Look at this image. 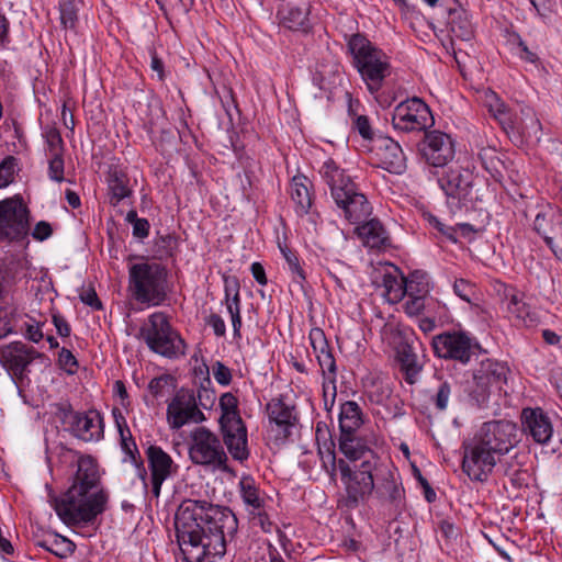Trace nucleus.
<instances>
[{
	"instance_id": "6e6d98bb",
	"label": "nucleus",
	"mask_w": 562,
	"mask_h": 562,
	"mask_svg": "<svg viewBox=\"0 0 562 562\" xmlns=\"http://www.w3.org/2000/svg\"><path fill=\"white\" fill-rule=\"evenodd\" d=\"M120 441L121 448L125 454L135 461V454H138V449L130 429L120 432Z\"/></svg>"
},
{
	"instance_id": "4468645a",
	"label": "nucleus",
	"mask_w": 562,
	"mask_h": 562,
	"mask_svg": "<svg viewBox=\"0 0 562 562\" xmlns=\"http://www.w3.org/2000/svg\"><path fill=\"white\" fill-rule=\"evenodd\" d=\"M474 178L471 169L456 164L442 170L438 184L450 204L461 206L472 200Z\"/></svg>"
},
{
	"instance_id": "a211bd4d",
	"label": "nucleus",
	"mask_w": 562,
	"mask_h": 562,
	"mask_svg": "<svg viewBox=\"0 0 562 562\" xmlns=\"http://www.w3.org/2000/svg\"><path fill=\"white\" fill-rule=\"evenodd\" d=\"M454 143L452 138L439 131L425 134L422 155L428 165L446 168L454 157Z\"/></svg>"
},
{
	"instance_id": "20e7f679",
	"label": "nucleus",
	"mask_w": 562,
	"mask_h": 562,
	"mask_svg": "<svg viewBox=\"0 0 562 562\" xmlns=\"http://www.w3.org/2000/svg\"><path fill=\"white\" fill-rule=\"evenodd\" d=\"M319 173L329 187L335 203L344 211L345 217L350 223H359L371 214V206L366 195L333 159L323 164Z\"/></svg>"
},
{
	"instance_id": "774afa93",
	"label": "nucleus",
	"mask_w": 562,
	"mask_h": 562,
	"mask_svg": "<svg viewBox=\"0 0 562 562\" xmlns=\"http://www.w3.org/2000/svg\"><path fill=\"white\" fill-rule=\"evenodd\" d=\"M425 220L428 222L430 226L436 228L438 232H440L442 235H446L448 237H452V233L454 232L453 228L446 226L443 223L439 221L438 217L430 213L424 214Z\"/></svg>"
},
{
	"instance_id": "8fccbe9b",
	"label": "nucleus",
	"mask_w": 562,
	"mask_h": 562,
	"mask_svg": "<svg viewBox=\"0 0 562 562\" xmlns=\"http://www.w3.org/2000/svg\"><path fill=\"white\" fill-rule=\"evenodd\" d=\"M77 10L71 1L60 4V22L65 29H74L77 22Z\"/></svg>"
},
{
	"instance_id": "393cba45",
	"label": "nucleus",
	"mask_w": 562,
	"mask_h": 562,
	"mask_svg": "<svg viewBox=\"0 0 562 562\" xmlns=\"http://www.w3.org/2000/svg\"><path fill=\"white\" fill-rule=\"evenodd\" d=\"M533 231L543 237L553 251L557 240L562 238V212L559 210L539 212L533 221Z\"/></svg>"
},
{
	"instance_id": "2f4dec72",
	"label": "nucleus",
	"mask_w": 562,
	"mask_h": 562,
	"mask_svg": "<svg viewBox=\"0 0 562 562\" xmlns=\"http://www.w3.org/2000/svg\"><path fill=\"white\" fill-rule=\"evenodd\" d=\"M225 303L227 312L231 315L234 336L240 337V295L239 282L236 278L225 279Z\"/></svg>"
},
{
	"instance_id": "c85d7f7f",
	"label": "nucleus",
	"mask_w": 562,
	"mask_h": 562,
	"mask_svg": "<svg viewBox=\"0 0 562 562\" xmlns=\"http://www.w3.org/2000/svg\"><path fill=\"white\" fill-rule=\"evenodd\" d=\"M339 450L351 462L357 464L358 461H369L371 464L378 463V457L374 451L366 443V441L355 436V434L340 435Z\"/></svg>"
},
{
	"instance_id": "603ef678",
	"label": "nucleus",
	"mask_w": 562,
	"mask_h": 562,
	"mask_svg": "<svg viewBox=\"0 0 562 562\" xmlns=\"http://www.w3.org/2000/svg\"><path fill=\"white\" fill-rule=\"evenodd\" d=\"M157 254L161 259L164 257H170L177 247V239L171 235L161 236L156 240Z\"/></svg>"
},
{
	"instance_id": "37998d69",
	"label": "nucleus",
	"mask_w": 562,
	"mask_h": 562,
	"mask_svg": "<svg viewBox=\"0 0 562 562\" xmlns=\"http://www.w3.org/2000/svg\"><path fill=\"white\" fill-rule=\"evenodd\" d=\"M169 387H175V378L170 374H161L150 380L148 391L154 397H161Z\"/></svg>"
},
{
	"instance_id": "4be33fe9",
	"label": "nucleus",
	"mask_w": 562,
	"mask_h": 562,
	"mask_svg": "<svg viewBox=\"0 0 562 562\" xmlns=\"http://www.w3.org/2000/svg\"><path fill=\"white\" fill-rule=\"evenodd\" d=\"M148 467L150 470L151 494L158 498L162 483L177 469L171 457L158 446H149L147 451Z\"/></svg>"
},
{
	"instance_id": "9b49d317",
	"label": "nucleus",
	"mask_w": 562,
	"mask_h": 562,
	"mask_svg": "<svg viewBox=\"0 0 562 562\" xmlns=\"http://www.w3.org/2000/svg\"><path fill=\"white\" fill-rule=\"evenodd\" d=\"M30 232V211L20 199L0 201V243H20Z\"/></svg>"
},
{
	"instance_id": "9d476101",
	"label": "nucleus",
	"mask_w": 562,
	"mask_h": 562,
	"mask_svg": "<svg viewBox=\"0 0 562 562\" xmlns=\"http://www.w3.org/2000/svg\"><path fill=\"white\" fill-rule=\"evenodd\" d=\"M189 458L198 465L227 470L228 458L220 438L204 426L198 427L191 434Z\"/></svg>"
},
{
	"instance_id": "f704fd0d",
	"label": "nucleus",
	"mask_w": 562,
	"mask_h": 562,
	"mask_svg": "<svg viewBox=\"0 0 562 562\" xmlns=\"http://www.w3.org/2000/svg\"><path fill=\"white\" fill-rule=\"evenodd\" d=\"M405 280L406 278L396 268L393 271L383 273V294L389 302L397 303L406 295L407 286L405 285Z\"/></svg>"
},
{
	"instance_id": "7c9ffc66",
	"label": "nucleus",
	"mask_w": 562,
	"mask_h": 562,
	"mask_svg": "<svg viewBox=\"0 0 562 562\" xmlns=\"http://www.w3.org/2000/svg\"><path fill=\"white\" fill-rule=\"evenodd\" d=\"M108 195L111 205L116 206L121 201L131 196L130 178L117 168H110L106 177Z\"/></svg>"
},
{
	"instance_id": "6e6552de",
	"label": "nucleus",
	"mask_w": 562,
	"mask_h": 562,
	"mask_svg": "<svg viewBox=\"0 0 562 562\" xmlns=\"http://www.w3.org/2000/svg\"><path fill=\"white\" fill-rule=\"evenodd\" d=\"M378 468V463L371 464L369 461H362L360 464H353V467L342 459L338 461V469L346 492L345 505L347 507H357L361 501L372 493L375 486L373 472L376 473Z\"/></svg>"
},
{
	"instance_id": "bf43d9fd",
	"label": "nucleus",
	"mask_w": 562,
	"mask_h": 562,
	"mask_svg": "<svg viewBox=\"0 0 562 562\" xmlns=\"http://www.w3.org/2000/svg\"><path fill=\"white\" fill-rule=\"evenodd\" d=\"M453 290L454 293L465 302H470L471 297L474 294L473 285L464 279L456 280L453 284Z\"/></svg>"
},
{
	"instance_id": "a878e982",
	"label": "nucleus",
	"mask_w": 562,
	"mask_h": 562,
	"mask_svg": "<svg viewBox=\"0 0 562 562\" xmlns=\"http://www.w3.org/2000/svg\"><path fill=\"white\" fill-rule=\"evenodd\" d=\"M507 312L516 323L525 327H532L539 323V316L535 308L526 301L525 293L514 290L506 295Z\"/></svg>"
},
{
	"instance_id": "680f3d73",
	"label": "nucleus",
	"mask_w": 562,
	"mask_h": 562,
	"mask_svg": "<svg viewBox=\"0 0 562 562\" xmlns=\"http://www.w3.org/2000/svg\"><path fill=\"white\" fill-rule=\"evenodd\" d=\"M353 128L364 138L371 139L373 136V132L369 122V119L366 115H358L353 120Z\"/></svg>"
},
{
	"instance_id": "ddd939ff",
	"label": "nucleus",
	"mask_w": 562,
	"mask_h": 562,
	"mask_svg": "<svg viewBox=\"0 0 562 562\" xmlns=\"http://www.w3.org/2000/svg\"><path fill=\"white\" fill-rule=\"evenodd\" d=\"M46 361L45 355L22 341H13L0 347V363L16 384L27 380L29 367L35 361Z\"/></svg>"
},
{
	"instance_id": "79ce46f5",
	"label": "nucleus",
	"mask_w": 562,
	"mask_h": 562,
	"mask_svg": "<svg viewBox=\"0 0 562 562\" xmlns=\"http://www.w3.org/2000/svg\"><path fill=\"white\" fill-rule=\"evenodd\" d=\"M45 142L47 145V155L56 156L64 155V140L59 131L55 127H48L44 133Z\"/></svg>"
},
{
	"instance_id": "423d86ee",
	"label": "nucleus",
	"mask_w": 562,
	"mask_h": 562,
	"mask_svg": "<svg viewBox=\"0 0 562 562\" xmlns=\"http://www.w3.org/2000/svg\"><path fill=\"white\" fill-rule=\"evenodd\" d=\"M128 292L138 303L160 305L167 296V272L157 263H134L128 269Z\"/></svg>"
},
{
	"instance_id": "6ab92c4d",
	"label": "nucleus",
	"mask_w": 562,
	"mask_h": 562,
	"mask_svg": "<svg viewBox=\"0 0 562 562\" xmlns=\"http://www.w3.org/2000/svg\"><path fill=\"white\" fill-rule=\"evenodd\" d=\"M269 425L277 432V440L285 441L299 424L295 405L285 403L282 398H272L267 405Z\"/></svg>"
},
{
	"instance_id": "a18cd8bd",
	"label": "nucleus",
	"mask_w": 562,
	"mask_h": 562,
	"mask_svg": "<svg viewBox=\"0 0 562 562\" xmlns=\"http://www.w3.org/2000/svg\"><path fill=\"white\" fill-rule=\"evenodd\" d=\"M310 341L311 346L316 355V358L318 356L326 355L327 352L331 351L328 341L325 337V334L323 329L321 328H312L310 331Z\"/></svg>"
},
{
	"instance_id": "39448f33",
	"label": "nucleus",
	"mask_w": 562,
	"mask_h": 562,
	"mask_svg": "<svg viewBox=\"0 0 562 562\" xmlns=\"http://www.w3.org/2000/svg\"><path fill=\"white\" fill-rule=\"evenodd\" d=\"M347 48L352 64L366 82L370 92L381 89L384 79L391 74L387 55L375 46L364 34L346 36Z\"/></svg>"
},
{
	"instance_id": "473e14b6",
	"label": "nucleus",
	"mask_w": 562,
	"mask_h": 562,
	"mask_svg": "<svg viewBox=\"0 0 562 562\" xmlns=\"http://www.w3.org/2000/svg\"><path fill=\"white\" fill-rule=\"evenodd\" d=\"M311 181L303 175H296L292 178L290 184V195L295 204V212L299 215H305L312 207V195L310 192Z\"/></svg>"
},
{
	"instance_id": "0e129e2a",
	"label": "nucleus",
	"mask_w": 562,
	"mask_h": 562,
	"mask_svg": "<svg viewBox=\"0 0 562 562\" xmlns=\"http://www.w3.org/2000/svg\"><path fill=\"white\" fill-rule=\"evenodd\" d=\"M80 300L82 301V303L92 307L95 311L102 310V303L99 300L97 292L94 291L93 288H89L82 291L80 294Z\"/></svg>"
},
{
	"instance_id": "c9c22d12",
	"label": "nucleus",
	"mask_w": 562,
	"mask_h": 562,
	"mask_svg": "<svg viewBox=\"0 0 562 562\" xmlns=\"http://www.w3.org/2000/svg\"><path fill=\"white\" fill-rule=\"evenodd\" d=\"M448 25L450 32L462 41H469L473 36V25L469 14L463 9H453L449 11Z\"/></svg>"
},
{
	"instance_id": "e2e57ef3",
	"label": "nucleus",
	"mask_w": 562,
	"mask_h": 562,
	"mask_svg": "<svg viewBox=\"0 0 562 562\" xmlns=\"http://www.w3.org/2000/svg\"><path fill=\"white\" fill-rule=\"evenodd\" d=\"M59 364L69 373H74L78 367V362L70 350L63 348L58 357Z\"/></svg>"
},
{
	"instance_id": "69168bd1",
	"label": "nucleus",
	"mask_w": 562,
	"mask_h": 562,
	"mask_svg": "<svg viewBox=\"0 0 562 562\" xmlns=\"http://www.w3.org/2000/svg\"><path fill=\"white\" fill-rule=\"evenodd\" d=\"M53 234V228L48 222L41 221L36 223L33 228L32 236L34 239L38 241H43L49 238Z\"/></svg>"
},
{
	"instance_id": "3c124183",
	"label": "nucleus",
	"mask_w": 562,
	"mask_h": 562,
	"mask_svg": "<svg viewBox=\"0 0 562 562\" xmlns=\"http://www.w3.org/2000/svg\"><path fill=\"white\" fill-rule=\"evenodd\" d=\"M510 41L513 44H515L517 46L518 56L520 57V59L531 63V64L538 63V60H539L538 55L535 52H532L531 49H529L527 44L522 41V38L518 34H513Z\"/></svg>"
},
{
	"instance_id": "1a4fd4ad",
	"label": "nucleus",
	"mask_w": 562,
	"mask_h": 562,
	"mask_svg": "<svg viewBox=\"0 0 562 562\" xmlns=\"http://www.w3.org/2000/svg\"><path fill=\"white\" fill-rule=\"evenodd\" d=\"M482 102L490 115L499 123L506 133H533L537 135L542 131L541 123L531 109L521 110L522 114L529 116V122H520L517 114L493 90L483 91Z\"/></svg>"
},
{
	"instance_id": "052dcab7",
	"label": "nucleus",
	"mask_w": 562,
	"mask_h": 562,
	"mask_svg": "<svg viewBox=\"0 0 562 562\" xmlns=\"http://www.w3.org/2000/svg\"><path fill=\"white\" fill-rule=\"evenodd\" d=\"M205 323L213 329V333L215 336H217V337L225 336L226 326H225V322L221 315L212 313L205 318Z\"/></svg>"
},
{
	"instance_id": "338daca9",
	"label": "nucleus",
	"mask_w": 562,
	"mask_h": 562,
	"mask_svg": "<svg viewBox=\"0 0 562 562\" xmlns=\"http://www.w3.org/2000/svg\"><path fill=\"white\" fill-rule=\"evenodd\" d=\"M408 300L405 303V311L409 315H416L423 311L425 304V296L407 295Z\"/></svg>"
},
{
	"instance_id": "13d9d810",
	"label": "nucleus",
	"mask_w": 562,
	"mask_h": 562,
	"mask_svg": "<svg viewBox=\"0 0 562 562\" xmlns=\"http://www.w3.org/2000/svg\"><path fill=\"white\" fill-rule=\"evenodd\" d=\"M13 333V313L7 307H0V339Z\"/></svg>"
},
{
	"instance_id": "58836bf2",
	"label": "nucleus",
	"mask_w": 562,
	"mask_h": 562,
	"mask_svg": "<svg viewBox=\"0 0 562 562\" xmlns=\"http://www.w3.org/2000/svg\"><path fill=\"white\" fill-rule=\"evenodd\" d=\"M406 295L426 296L429 292V282L426 274L414 271L405 280Z\"/></svg>"
},
{
	"instance_id": "7ed1b4c3",
	"label": "nucleus",
	"mask_w": 562,
	"mask_h": 562,
	"mask_svg": "<svg viewBox=\"0 0 562 562\" xmlns=\"http://www.w3.org/2000/svg\"><path fill=\"white\" fill-rule=\"evenodd\" d=\"M99 473L97 464L89 456L80 457L71 486L60 497H55L53 506L58 517L68 526L93 522L106 507L108 495L97 490Z\"/></svg>"
},
{
	"instance_id": "412c9836",
	"label": "nucleus",
	"mask_w": 562,
	"mask_h": 562,
	"mask_svg": "<svg viewBox=\"0 0 562 562\" xmlns=\"http://www.w3.org/2000/svg\"><path fill=\"white\" fill-rule=\"evenodd\" d=\"M375 494L383 502L395 508H400L404 502V488L398 474L389 467H379Z\"/></svg>"
},
{
	"instance_id": "4c0bfd02",
	"label": "nucleus",
	"mask_w": 562,
	"mask_h": 562,
	"mask_svg": "<svg viewBox=\"0 0 562 562\" xmlns=\"http://www.w3.org/2000/svg\"><path fill=\"white\" fill-rule=\"evenodd\" d=\"M220 408L222 411L220 425L241 419L238 412V400L233 393L227 392L220 397Z\"/></svg>"
},
{
	"instance_id": "f03ea898",
	"label": "nucleus",
	"mask_w": 562,
	"mask_h": 562,
	"mask_svg": "<svg viewBox=\"0 0 562 562\" xmlns=\"http://www.w3.org/2000/svg\"><path fill=\"white\" fill-rule=\"evenodd\" d=\"M517 425L509 420H491L484 423L474 436L463 441L462 471L470 480L485 482L497 462L504 468V474L514 482L519 475L518 470H512L508 462L501 458L519 443Z\"/></svg>"
},
{
	"instance_id": "864d4df0",
	"label": "nucleus",
	"mask_w": 562,
	"mask_h": 562,
	"mask_svg": "<svg viewBox=\"0 0 562 562\" xmlns=\"http://www.w3.org/2000/svg\"><path fill=\"white\" fill-rule=\"evenodd\" d=\"M48 157L49 178L54 181L61 182L64 180V155Z\"/></svg>"
},
{
	"instance_id": "72a5a7b5",
	"label": "nucleus",
	"mask_w": 562,
	"mask_h": 562,
	"mask_svg": "<svg viewBox=\"0 0 562 562\" xmlns=\"http://www.w3.org/2000/svg\"><path fill=\"white\" fill-rule=\"evenodd\" d=\"M362 424L363 414L358 403L353 401L342 403L339 414L340 435L355 434Z\"/></svg>"
},
{
	"instance_id": "5fc2aeb1",
	"label": "nucleus",
	"mask_w": 562,
	"mask_h": 562,
	"mask_svg": "<svg viewBox=\"0 0 562 562\" xmlns=\"http://www.w3.org/2000/svg\"><path fill=\"white\" fill-rule=\"evenodd\" d=\"M167 8L162 7L166 13H170L173 16L186 15L191 5L192 0H166Z\"/></svg>"
},
{
	"instance_id": "09e8293b",
	"label": "nucleus",
	"mask_w": 562,
	"mask_h": 562,
	"mask_svg": "<svg viewBox=\"0 0 562 562\" xmlns=\"http://www.w3.org/2000/svg\"><path fill=\"white\" fill-rule=\"evenodd\" d=\"M450 395L451 384L447 381H442L439 384L435 395L431 397L435 407L440 412L446 411L448 407Z\"/></svg>"
},
{
	"instance_id": "c756f323",
	"label": "nucleus",
	"mask_w": 562,
	"mask_h": 562,
	"mask_svg": "<svg viewBox=\"0 0 562 562\" xmlns=\"http://www.w3.org/2000/svg\"><path fill=\"white\" fill-rule=\"evenodd\" d=\"M359 238L366 247L382 249L390 245V238L383 225L378 220H371L357 227Z\"/></svg>"
},
{
	"instance_id": "dca6fc26",
	"label": "nucleus",
	"mask_w": 562,
	"mask_h": 562,
	"mask_svg": "<svg viewBox=\"0 0 562 562\" xmlns=\"http://www.w3.org/2000/svg\"><path fill=\"white\" fill-rule=\"evenodd\" d=\"M431 346L438 358L468 363L476 347L463 331H445L432 337Z\"/></svg>"
},
{
	"instance_id": "49530a36",
	"label": "nucleus",
	"mask_w": 562,
	"mask_h": 562,
	"mask_svg": "<svg viewBox=\"0 0 562 562\" xmlns=\"http://www.w3.org/2000/svg\"><path fill=\"white\" fill-rule=\"evenodd\" d=\"M317 361L325 379L330 383H335L337 368L333 351L318 356Z\"/></svg>"
},
{
	"instance_id": "5701e85b",
	"label": "nucleus",
	"mask_w": 562,
	"mask_h": 562,
	"mask_svg": "<svg viewBox=\"0 0 562 562\" xmlns=\"http://www.w3.org/2000/svg\"><path fill=\"white\" fill-rule=\"evenodd\" d=\"M223 440L232 458L245 461L249 457L247 428L243 419L221 425Z\"/></svg>"
},
{
	"instance_id": "2eb2a0df",
	"label": "nucleus",
	"mask_w": 562,
	"mask_h": 562,
	"mask_svg": "<svg viewBox=\"0 0 562 562\" xmlns=\"http://www.w3.org/2000/svg\"><path fill=\"white\" fill-rule=\"evenodd\" d=\"M61 422L78 439L90 442L99 441L104 436L103 418L95 409L75 412L71 407L61 411Z\"/></svg>"
},
{
	"instance_id": "aec40b11",
	"label": "nucleus",
	"mask_w": 562,
	"mask_h": 562,
	"mask_svg": "<svg viewBox=\"0 0 562 562\" xmlns=\"http://www.w3.org/2000/svg\"><path fill=\"white\" fill-rule=\"evenodd\" d=\"M521 430L527 438L539 445H548L553 436L550 416L540 407H526L520 414Z\"/></svg>"
},
{
	"instance_id": "4d7b16f0",
	"label": "nucleus",
	"mask_w": 562,
	"mask_h": 562,
	"mask_svg": "<svg viewBox=\"0 0 562 562\" xmlns=\"http://www.w3.org/2000/svg\"><path fill=\"white\" fill-rule=\"evenodd\" d=\"M212 373L215 381L221 385H228L232 382L231 369L221 361H216L212 366Z\"/></svg>"
},
{
	"instance_id": "b1692460",
	"label": "nucleus",
	"mask_w": 562,
	"mask_h": 562,
	"mask_svg": "<svg viewBox=\"0 0 562 562\" xmlns=\"http://www.w3.org/2000/svg\"><path fill=\"white\" fill-rule=\"evenodd\" d=\"M415 340L417 338L413 337V335L400 336V340L395 346V359L408 384H414L417 375L423 370V364L418 362V357L414 351Z\"/></svg>"
},
{
	"instance_id": "ea45409f",
	"label": "nucleus",
	"mask_w": 562,
	"mask_h": 562,
	"mask_svg": "<svg viewBox=\"0 0 562 562\" xmlns=\"http://www.w3.org/2000/svg\"><path fill=\"white\" fill-rule=\"evenodd\" d=\"M468 395L470 405L481 408L488 402L491 389L481 384L479 380H473V385L469 389Z\"/></svg>"
},
{
	"instance_id": "bb28decb",
	"label": "nucleus",
	"mask_w": 562,
	"mask_h": 562,
	"mask_svg": "<svg viewBox=\"0 0 562 562\" xmlns=\"http://www.w3.org/2000/svg\"><path fill=\"white\" fill-rule=\"evenodd\" d=\"M379 166L391 173L401 175L406 168V159L402 147L392 138L381 140L376 149Z\"/></svg>"
},
{
	"instance_id": "0eeeda50",
	"label": "nucleus",
	"mask_w": 562,
	"mask_h": 562,
	"mask_svg": "<svg viewBox=\"0 0 562 562\" xmlns=\"http://www.w3.org/2000/svg\"><path fill=\"white\" fill-rule=\"evenodd\" d=\"M140 336L148 348L169 359L179 358L186 353V342L171 327L167 316L161 312L151 314L148 323L140 328Z\"/></svg>"
},
{
	"instance_id": "a19ab883",
	"label": "nucleus",
	"mask_w": 562,
	"mask_h": 562,
	"mask_svg": "<svg viewBox=\"0 0 562 562\" xmlns=\"http://www.w3.org/2000/svg\"><path fill=\"white\" fill-rule=\"evenodd\" d=\"M15 273V262L0 260V301L3 299L7 288L14 283Z\"/></svg>"
},
{
	"instance_id": "f257e3e1",
	"label": "nucleus",
	"mask_w": 562,
	"mask_h": 562,
	"mask_svg": "<svg viewBox=\"0 0 562 562\" xmlns=\"http://www.w3.org/2000/svg\"><path fill=\"white\" fill-rule=\"evenodd\" d=\"M175 528L186 562H216L226 553L238 520L228 507L187 499L176 513Z\"/></svg>"
},
{
	"instance_id": "de8ad7c7",
	"label": "nucleus",
	"mask_w": 562,
	"mask_h": 562,
	"mask_svg": "<svg viewBox=\"0 0 562 562\" xmlns=\"http://www.w3.org/2000/svg\"><path fill=\"white\" fill-rule=\"evenodd\" d=\"M282 252L292 273L293 281L302 288L303 282L305 281V274L302 267L300 266L297 257L291 250L282 249Z\"/></svg>"
},
{
	"instance_id": "c03bdc74",
	"label": "nucleus",
	"mask_w": 562,
	"mask_h": 562,
	"mask_svg": "<svg viewBox=\"0 0 562 562\" xmlns=\"http://www.w3.org/2000/svg\"><path fill=\"white\" fill-rule=\"evenodd\" d=\"M16 166L18 159L13 156H7L0 162V189L9 186L14 180Z\"/></svg>"
},
{
	"instance_id": "f3484780",
	"label": "nucleus",
	"mask_w": 562,
	"mask_h": 562,
	"mask_svg": "<svg viewBox=\"0 0 562 562\" xmlns=\"http://www.w3.org/2000/svg\"><path fill=\"white\" fill-rule=\"evenodd\" d=\"M205 419L199 409L193 391L180 389L168 404L167 420L172 429H180L188 423H201Z\"/></svg>"
},
{
	"instance_id": "f8f14e48",
	"label": "nucleus",
	"mask_w": 562,
	"mask_h": 562,
	"mask_svg": "<svg viewBox=\"0 0 562 562\" xmlns=\"http://www.w3.org/2000/svg\"><path fill=\"white\" fill-rule=\"evenodd\" d=\"M434 124L435 120L429 106L417 97L398 103L392 114L393 127L405 133L426 132Z\"/></svg>"
},
{
	"instance_id": "cd10ccee",
	"label": "nucleus",
	"mask_w": 562,
	"mask_h": 562,
	"mask_svg": "<svg viewBox=\"0 0 562 562\" xmlns=\"http://www.w3.org/2000/svg\"><path fill=\"white\" fill-rule=\"evenodd\" d=\"M509 368L498 361L485 359L481 361L480 367L473 373V380H479L488 389L502 391L503 385L507 383Z\"/></svg>"
},
{
	"instance_id": "e433bc0d",
	"label": "nucleus",
	"mask_w": 562,
	"mask_h": 562,
	"mask_svg": "<svg viewBox=\"0 0 562 562\" xmlns=\"http://www.w3.org/2000/svg\"><path fill=\"white\" fill-rule=\"evenodd\" d=\"M239 487L241 498L250 515H255L256 510H261L263 508L265 499L261 497L259 488L250 476L241 477Z\"/></svg>"
}]
</instances>
